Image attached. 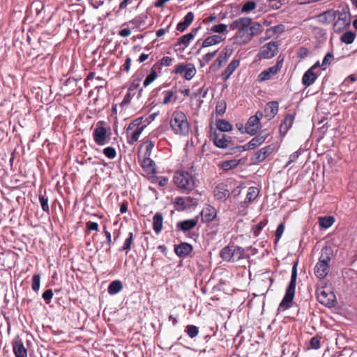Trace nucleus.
I'll use <instances>...</instances> for the list:
<instances>
[{"mask_svg": "<svg viewBox=\"0 0 357 357\" xmlns=\"http://www.w3.org/2000/svg\"><path fill=\"white\" fill-rule=\"evenodd\" d=\"M275 151V148L273 145H268L264 146L257 151H256L254 154V158L252 159L253 162L260 163L264 161L273 151Z\"/></svg>", "mask_w": 357, "mask_h": 357, "instance_id": "18", "label": "nucleus"}, {"mask_svg": "<svg viewBox=\"0 0 357 357\" xmlns=\"http://www.w3.org/2000/svg\"><path fill=\"white\" fill-rule=\"evenodd\" d=\"M240 66L239 59H233L227 66V68L222 72L221 77L222 80L227 81L229 79L233 73Z\"/></svg>", "mask_w": 357, "mask_h": 357, "instance_id": "24", "label": "nucleus"}, {"mask_svg": "<svg viewBox=\"0 0 357 357\" xmlns=\"http://www.w3.org/2000/svg\"><path fill=\"white\" fill-rule=\"evenodd\" d=\"M251 25V18L248 17H239L229 24L230 30H237L236 39L240 44L248 43L246 35H249V29Z\"/></svg>", "mask_w": 357, "mask_h": 357, "instance_id": "3", "label": "nucleus"}, {"mask_svg": "<svg viewBox=\"0 0 357 357\" xmlns=\"http://www.w3.org/2000/svg\"><path fill=\"white\" fill-rule=\"evenodd\" d=\"M211 139L215 146L219 149H227L231 142L230 137H227L226 135L216 130L211 134Z\"/></svg>", "mask_w": 357, "mask_h": 357, "instance_id": "12", "label": "nucleus"}, {"mask_svg": "<svg viewBox=\"0 0 357 357\" xmlns=\"http://www.w3.org/2000/svg\"><path fill=\"white\" fill-rule=\"evenodd\" d=\"M213 195L220 202H225L230 195L228 185L225 183H218L214 188Z\"/></svg>", "mask_w": 357, "mask_h": 357, "instance_id": "15", "label": "nucleus"}, {"mask_svg": "<svg viewBox=\"0 0 357 357\" xmlns=\"http://www.w3.org/2000/svg\"><path fill=\"white\" fill-rule=\"evenodd\" d=\"M147 19L146 14H141L136 16L135 18L128 22L129 24L134 25L135 28H139L142 25L145 24L146 20Z\"/></svg>", "mask_w": 357, "mask_h": 357, "instance_id": "41", "label": "nucleus"}, {"mask_svg": "<svg viewBox=\"0 0 357 357\" xmlns=\"http://www.w3.org/2000/svg\"><path fill=\"white\" fill-rule=\"evenodd\" d=\"M140 79H135L130 83L126 94L125 95L123 100L119 103L121 113L125 111L126 107L130 103L132 98L135 96L137 91H138V98L142 96L143 87H140Z\"/></svg>", "mask_w": 357, "mask_h": 357, "instance_id": "5", "label": "nucleus"}, {"mask_svg": "<svg viewBox=\"0 0 357 357\" xmlns=\"http://www.w3.org/2000/svg\"><path fill=\"white\" fill-rule=\"evenodd\" d=\"M174 181L180 189L192 190L195 187V181L192 176L187 171H177L174 174Z\"/></svg>", "mask_w": 357, "mask_h": 357, "instance_id": "7", "label": "nucleus"}, {"mask_svg": "<svg viewBox=\"0 0 357 357\" xmlns=\"http://www.w3.org/2000/svg\"><path fill=\"white\" fill-rule=\"evenodd\" d=\"M198 217L192 219L185 220L182 222H178L176 225L178 229L187 231L193 229L197 224Z\"/></svg>", "mask_w": 357, "mask_h": 357, "instance_id": "28", "label": "nucleus"}, {"mask_svg": "<svg viewBox=\"0 0 357 357\" xmlns=\"http://www.w3.org/2000/svg\"><path fill=\"white\" fill-rule=\"evenodd\" d=\"M320 340L321 337L319 336H314L311 338L310 341L309 349H318L320 348Z\"/></svg>", "mask_w": 357, "mask_h": 357, "instance_id": "58", "label": "nucleus"}, {"mask_svg": "<svg viewBox=\"0 0 357 357\" xmlns=\"http://www.w3.org/2000/svg\"><path fill=\"white\" fill-rule=\"evenodd\" d=\"M12 345L15 357H27V350L21 339L17 338L14 340Z\"/></svg>", "mask_w": 357, "mask_h": 357, "instance_id": "23", "label": "nucleus"}, {"mask_svg": "<svg viewBox=\"0 0 357 357\" xmlns=\"http://www.w3.org/2000/svg\"><path fill=\"white\" fill-rule=\"evenodd\" d=\"M192 251V246L188 243L174 245V252L179 257H185Z\"/></svg>", "mask_w": 357, "mask_h": 357, "instance_id": "26", "label": "nucleus"}, {"mask_svg": "<svg viewBox=\"0 0 357 357\" xmlns=\"http://www.w3.org/2000/svg\"><path fill=\"white\" fill-rule=\"evenodd\" d=\"M298 264V261L296 260L293 264L290 282L286 289L284 296L278 307V310L280 311L287 310L293 305L297 279Z\"/></svg>", "mask_w": 357, "mask_h": 357, "instance_id": "2", "label": "nucleus"}, {"mask_svg": "<svg viewBox=\"0 0 357 357\" xmlns=\"http://www.w3.org/2000/svg\"><path fill=\"white\" fill-rule=\"evenodd\" d=\"M334 56L333 53L328 52L324 57V59L321 63V68L323 70H325L328 66H329L333 61Z\"/></svg>", "mask_w": 357, "mask_h": 357, "instance_id": "56", "label": "nucleus"}, {"mask_svg": "<svg viewBox=\"0 0 357 357\" xmlns=\"http://www.w3.org/2000/svg\"><path fill=\"white\" fill-rule=\"evenodd\" d=\"M163 217L161 213H156L153 218V229L159 234L162 229Z\"/></svg>", "mask_w": 357, "mask_h": 357, "instance_id": "33", "label": "nucleus"}, {"mask_svg": "<svg viewBox=\"0 0 357 357\" xmlns=\"http://www.w3.org/2000/svg\"><path fill=\"white\" fill-rule=\"evenodd\" d=\"M142 118H137L132 121L127 128V142L129 144H135L139 139L140 135L144 130L145 126H142Z\"/></svg>", "mask_w": 357, "mask_h": 357, "instance_id": "8", "label": "nucleus"}, {"mask_svg": "<svg viewBox=\"0 0 357 357\" xmlns=\"http://www.w3.org/2000/svg\"><path fill=\"white\" fill-rule=\"evenodd\" d=\"M141 166H142V169L147 173H151V174L156 173L155 162L150 158V156H144V159L141 162Z\"/></svg>", "mask_w": 357, "mask_h": 357, "instance_id": "29", "label": "nucleus"}, {"mask_svg": "<svg viewBox=\"0 0 357 357\" xmlns=\"http://www.w3.org/2000/svg\"><path fill=\"white\" fill-rule=\"evenodd\" d=\"M267 135H257L253 137L248 143L243 145V146H237L232 149V150H238L239 152H242L243 151H248L254 149L256 147L262 144L266 140Z\"/></svg>", "mask_w": 357, "mask_h": 357, "instance_id": "13", "label": "nucleus"}, {"mask_svg": "<svg viewBox=\"0 0 357 357\" xmlns=\"http://www.w3.org/2000/svg\"><path fill=\"white\" fill-rule=\"evenodd\" d=\"M102 121H99L93 132V140L98 146H104L110 140L107 128L102 126Z\"/></svg>", "mask_w": 357, "mask_h": 357, "instance_id": "9", "label": "nucleus"}, {"mask_svg": "<svg viewBox=\"0 0 357 357\" xmlns=\"http://www.w3.org/2000/svg\"><path fill=\"white\" fill-rule=\"evenodd\" d=\"M257 4L255 1H247L241 8L242 13H250L256 8Z\"/></svg>", "mask_w": 357, "mask_h": 357, "instance_id": "55", "label": "nucleus"}, {"mask_svg": "<svg viewBox=\"0 0 357 357\" xmlns=\"http://www.w3.org/2000/svg\"><path fill=\"white\" fill-rule=\"evenodd\" d=\"M165 96L162 100L163 105H167L169 103L172 98L174 97V92L172 90L165 91L164 92Z\"/></svg>", "mask_w": 357, "mask_h": 357, "instance_id": "60", "label": "nucleus"}, {"mask_svg": "<svg viewBox=\"0 0 357 357\" xmlns=\"http://www.w3.org/2000/svg\"><path fill=\"white\" fill-rule=\"evenodd\" d=\"M42 297L44 299V301H45V303L47 304H49L50 301L52 300V298L53 297V291H52V290L51 289L45 290L43 292V294L42 295Z\"/></svg>", "mask_w": 357, "mask_h": 357, "instance_id": "63", "label": "nucleus"}, {"mask_svg": "<svg viewBox=\"0 0 357 357\" xmlns=\"http://www.w3.org/2000/svg\"><path fill=\"white\" fill-rule=\"evenodd\" d=\"M38 199L40 204L41 205V208L43 211L49 213H50V207L48 204V197L45 195H43L40 192L38 195Z\"/></svg>", "mask_w": 357, "mask_h": 357, "instance_id": "44", "label": "nucleus"}, {"mask_svg": "<svg viewBox=\"0 0 357 357\" xmlns=\"http://www.w3.org/2000/svg\"><path fill=\"white\" fill-rule=\"evenodd\" d=\"M185 200V204L187 206V208L190 207H195L198 204V199L191 197H184Z\"/></svg>", "mask_w": 357, "mask_h": 357, "instance_id": "61", "label": "nucleus"}, {"mask_svg": "<svg viewBox=\"0 0 357 357\" xmlns=\"http://www.w3.org/2000/svg\"><path fill=\"white\" fill-rule=\"evenodd\" d=\"M40 285V274H34L32 277L31 288L34 291H38Z\"/></svg>", "mask_w": 357, "mask_h": 357, "instance_id": "50", "label": "nucleus"}, {"mask_svg": "<svg viewBox=\"0 0 357 357\" xmlns=\"http://www.w3.org/2000/svg\"><path fill=\"white\" fill-rule=\"evenodd\" d=\"M102 153L109 159H114L116 156V151L112 146H107L102 150Z\"/></svg>", "mask_w": 357, "mask_h": 357, "instance_id": "51", "label": "nucleus"}, {"mask_svg": "<svg viewBox=\"0 0 357 357\" xmlns=\"http://www.w3.org/2000/svg\"><path fill=\"white\" fill-rule=\"evenodd\" d=\"M231 50L228 48H225L218 55L215 61L210 66V69L212 71L218 70L223 65H225L229 58L231 55Z\"/></svg>", "mask_w": 357, "mask_h": 357, "instance_id": "14", "label": "nucleus"}, {"mask_svg": "<svg viewBox=\"0 0 357 357\" xmlns=\"http://www.w3.org/2000/svg\"><path fill=\"white\" fill-rule=\"evenodd\" d=\"M199 328L195 325H188L185 332L190 338L195 337L199 333Z\"/></svg>", "mask_w": 357, "mask_h": 357, "instance_id": "48", "label": "nucleus"}, {"mask_svg": "<svg viewBox=\"0 0 357 357\" xmlns=\"http://www.w3.org/2000/svg\"><path fill=\"white\" fill-rule=\"evenodd\" d=\"M188 67V63H179L176 66H175L174 69L172 70V73L176 75H184L187 68Z\"/></svg>", "mask_w": 357, "mask_h": 357, "instance_id": "49", "label": "nucleus"}, {"mask_svg": "<svg viewBox=\"0 0 357 357\" xmlns=\"http://www.w3.org/2000/svg\"><path fill=\"white\" fill-rule=\"evenodd\" d=\"M227 109L226 102L223 100L218 101L215 106V112L219 115H222L225 113Z\"/></svg>", "mask_w": 357, "mask_h": 357, "instance_id": "52", "label": "nucleus"}, {"mask_svg": "<svg viewBox=\"0 0 357 357\" xmlns=\"http://www.w3.org/2000/svg\"><path fill=\"white\" fill-rule=\"evenodd\" d=\"M217 51L208 52L203 56L202 59L199 60L200 66L202 67L206 66L209 61H211L216 55Z\"/></svg>", "mask_w": 357, "mask_h": 357, "instance_id": "47", "label": "nucleus"}, {"mask_svg": "<svg viewBox=\"0 0 357 357\" xmlns=\"http://www.w3.org/2000/svg\"><path fill=\"white\" fill-rule=\"evenodd\" d=\"M337 20L333 25V29L335 32H339L350 25L351 17L350 15L344 11H337Z\"/></svg>", "mask_w": 357, "mask_h": 357, "instance_id": "11", "label": "nucleus"}, {"mask_svg": "<svg viewBox=\"0 0 357 357\" xmlns=\"http://www.w3.org/2000/svg\"><path fill=\"white\" fill-rule=\"evenodd\" d=\"M224 39H225L224 38H222V36H220L219 35H213V36H208L206 39H204L203 40L201 39L198 40L197 41V45L201 43V47L198 50L197 53H199L200 52L202 48L208 47H210L212 45L219 44L222 41H223Z\"/></svg>", "mask_w": 357, "mask_h": 357, "instance_id": "20", "label": "nucleus"}, {"mask_svg": "<svg viewBox=\"0 0 357 357\" xmlns=\"http://www.w3.org/2000/svg\"><path fill=\"white\" fill-rule=\"evenodd\" d=\"M319 75L320 73L312 71L309 68L303 75L302 84L305 87H308L314 83Z\"/></svg>", "mask_w": 357, "mask_h": 357, "instance_id": "25", "label": "nucleus"}, {"mask_svg": "<svg viewBox=\"0 0 357 357\" xmlns=\"http://www.w3.org/2000/svg\"><path fill=\"white\" fill-rule=\"evenodd\" d=\"M227 24H219L213 25L210 28L209 30H210V31L213 32V33H222L227 31Z\"/></svg>", "mask_w": 357, "mask_h": 357, "instance_id": "54", "label": "nucleus"}, {"mask_svg": "<svg viewBox=\"0 0 357 357\" xmlns=\"http://www.w3.org/2000/svg\"><path fill=\"white\" fill-rule=\"evenodd\" d=\"M301 151L300 150H298L294 152L292 154H291L289 156V160L288 161L285 167H288L290 164L296 162L298 157L301 155Z\"/></svg>", "mask_w": 357, "mask_h": 357, "instance_id": "64", "label": "nucleus"}, {"mask_svg": "<svg viewBox=\"0 0 357 357\" xmlns=\"http://www.w3.org/2000/svg\"><path fill=\"white\" fill-rule=\"evenodd\" d=\"M294 120V116L287 114L280 126V132L282 135H285L291 127Z\"/></svg>", "mask_w": 357, "mask_h": 357, "instance_id": "27", "label": "nucleus"}, {"mask_svg": "<svg viewBox=\"0 0 357 357\" xmlns=\"http://www.w3.org/2000/svg\"><path fill=\"white\" fill-rule=\"evenodd\" d=\"M317 300L321 304L331 307L335 302V296L332 292H326L324 289H321L317 291Z\"/></svg>", "mask_w": 357, "mask_h": 357, "instance_id": "16", "label": "nucleus"}, {"mask_svg": "<svg viewBox=\"0 0 357 357\" xmlns=\"http://www.w3.org/2000/svg\"><path fill=\"white\" fill-rule=\"evenodd\" d=\"M133 233L130 232L128 234V237L125 239L123 247L120 249L121 251H126L128 252L129 250H130L132 248V245L133 244Z\"/></svg>", "mask_w": 357, "mask_h": 357, "instance_id": "43", "label": "nucleus"}, {"mask_svg": "<svg viewBox=\"0 0 357 357\" xmlns=\"http://www.w3.org/2000/svg\"><path fill=\"white\" fill-rule=\"evenodd\" d=\"M278 102L277 101H271L268 103V108L266 109V112L270 109V116L273 118L278 112Z\"/></svg>", "mask_w": 357, "mask_h": 357, "instance_id": "46", "label": "nucleus"}, {"mask_svg": "<svg viewBox=\"0 0 357 357\" xmlns=\"http://www.w3.org/2000/svg\"><path fill=\"white\" fill-rule=\"evenodd\" d=\"M280 68L281 67L279 66V63H277L276 65L263 70L258 75V80L259 82H264L271 79L278 73V71L280 70Z\"/></svg>", "mask_w": 357, "mask_h": 357, "instance_id": "22", "label": "nucleus"}, {"mask_svg": "<svg viewBox=\"0 0 357 357\" xmlns=\"http://www.w3.org/2000/svg\"><path fill=\"white\" fill-rule=\"evenodd\" d=\"M161 73H159L157 69H155L154 66L151 68L150 73L146 77L143 82V86L146 87L150 85Z\"/></svg>", "mask_w": 357, "mask_h": 357, "instance_id": "34", "label": "nucleus"}, {"mask_svg": "<svg viewBox=\"0 0 357 357\" xmlns=\"http://www.w3.org/2000/svg\"><path fill=\"white\" fill-rule=\"evenodd\" d=\"M200 27L198 28H193L191 29L190 32L182 36L178 39V41L175 46H181L183 45V47L182 48H180V50H184L185 47H187L190 41L195 38V36L197 35L199 29Z\"/></svg>", "mask_w": 357, "mask_h": 357, "instance_id": "19", "label": "nucleus"}, {"mask_svg": "<svg viewBox=\"0 0 357 357\" xmlns=\"http://www.w3.org/2000/svg\"><path fill=\"white\" fill-rule=\"evenodd\" d=\"M220 255L224 261L234 262L244 257V249L239 246L229 244L222 249Z\"/></svg>", "mask_w": 357, "mask_h": 357, "instance_id": "6", "label": "nucleus"}, {"mask_svg": "<svg viewBox=\"0 0 357 357\" xmlns=\"http://www.w3.org/2000/svg\"><path fill=\"white\" fill-rule=\"evenodd\" d=\"M278 51V45L275 42H269L261 47L258 56L260 59H267L273 57Z\"/></svg>", "mask_w": 357, "mask_h": 357, "instance_id": "17", "label": "nucleus"}, {"mask_svg": "<svg viewBox=\"0 0 357 357\" xmlns=\"http://www.w3.org/2000/svg\"><path fill=\"white\" fill-rule=\"evenodd\" d=\"M332 254L333 252L331 248L325 247L321 250L319 261L314 268V273L317 278L323 279L328 275L330 268L329 262L331 259Z\"/></svg>", "mask_w": 357, "mask_h": 357, "instance_id": "4", "label": "nucleus"}, {"mask_svg": "<svg viewBox=\"0 0 357 357\" xmlns=\"http://www.w3.org/2000/svg\"><path fill=\"white\" fill-rule=\"evenodd\" d=\"M335 219L333 216H324L319 218V226L324 229H328L333 224Z\"/></svg>", "mask_w": 357, "mask_h": 357, "instance_id": "40", "label": "nucleus"}, {"mask_svg": "<svg viewBox=\"0 0 357 357\" xmlns=\"http://www.w3.org/2000/svg\"><path fill=\"white\" fill-rule=\"evenodd\" d=\"M145 152L144 156H151V151L154 147V142L151 140H147L144 142Z\"/></svg>", "mask_w": 357, "mask_h": 357, "instance_id": "59", "label": "nucleus"}, {"mask_svg": "<svg viewBox=\"0 0 357 357\" xmlns=\"http://www.w3.org/2000/svg\"><path fill=\"white\" fill-rule=\"evenodd\" d=\"M337 13L333 9L328 10L319 15V20L325 24H330L335 20Z\"/></svg>", "mask_w": 357, "mask_h": 357, "instance_id": "31", "label": "nucleus"}, {"mask_svg": "<svg viewBox=\"0 0 357 357\" xmlns=\"http://www.w3.org/2000/svg\"><path fill=\"white\" fill-rule=\"evenodd\" d=\"M263 116L261 112H257L255 115L250 116L245 123V132L251 136L257 134L260 129V119Z\"/></svg>", "mask_w": 357, "mask_h": 357, "instance_id": "10", "label": "nucleus"}, {"mask_svg": "<svg viewBox=\"0 0 357 357\" xmlns=\"http://www.w3.org/2000/svg\"><path fill=\"white\" fill-rule=\"evenodd\" d=\"M169 125L176 135L186 136L189 133L190 123L187 116L180 110L176 109L173 112L169 119Z\"/></svg>", "mask_w": 357, "mask_h": 357, "instance_id": "1", "label": "nucleus"}, {"mask_svg": "<svg viewBox=\"0 0 357 357\" xmlns=\"http://www.w3.org/2000/svg\"><path fill=\"white\" fill-rule=\"evenodd\" d=\"M123 289V284L121 281L116 280L112 281L107 288L108 294L110 295H114L120 292Z\"/></svg>", "mask_w": 357, "mask_h": 357, "instance_id": "35", "label": "nucleus"}, {"mask_svg": "<svg viewBox=\"0 0 357 357\" xmlns=\"http://www.w3.org/2000/svg\"><path fill=\"white\" fill-rule=\"evenodd\" d=\"M176 208L178 211H183L187 208L185 200L184 197H178L175 199L174 202Z\"/></svg>", "mask_w": 357, "mask_h": 357, "instance_id": "53", "label": "nucleus"}, {"mask_svg": "<svg viewBox=\"0 0 357 357\" xmlns=\"http://www.w3.org/2000/svg\"><path fill=\"white\" fill-rule=\"evenodd\" d=\"M259 194V190L257 187H250L245 199V202H251L255 200Z\"/></svg>", "mask_w": 357, "mask_h": 357, "instance_id": "39", "label": "nucleus"}, {"mask_svg": "<svg viewBox=\"0 0 357 357\" xmlns=\"http://www.w3.org/2000/svg\"><path fill=\"white\" fill-rule=\"evenodd\" d=\"M217 128L218 130V132H229L232 130V125L227 121L225 119H219L216 123Z\"/></svg>", "mask_w": 357, "mask_h": 357, "instance_id": "37", "label": "nucleus"}, {"mask_svg": "<svg viewBox=\"0 0 357 357\" xmlns=\"http://www.w3.org/2000/svg\"><path fill=\"white\" fill-rule=\"evenodd\" d=\"M173 60L174 59L172 57L165 56L153 66H154L155 69L158 70L159 73H161L162 67L171 66Z\"/></svg>", "mask_w": 357, "mask_h": 357, "instance_id": "36", "label": "nucleus"}, {"mask_svg": "<svg viewBox=\"0 0 357 357\" xmlns=\"http://www.w3.org/2000/svg\"><path fill=\"white\" fill-rule=\"evenodd\" d=\"M284 222H281L277 227V229L275 231V243H277L278 242V241L280 240V238H281L283 232H284Z\"/></svg>", "mask_w": 357, "mask_h": 357, "instance_id": "62", "label": "nucleus"}, {"mask_svg": "<svg viewBox=\"0 0 357 357\" xmlns=\"http://www.w3.org/2000/svg\"><path fill=\"white\" fill-rule=\"evenodd\" d=\"M266 222L264 221H260L258 224L255 225L252 227V231L255 236H258L261 232V231L266 226Z\"/></svg>", "mask_w": 357, "mask_h": 357, "instance_id": "57", "label": "nucleus"}, {"mask_svg": "<svg viewBox=\"0 0 357 357\" xmlns=\"http://www.w3.org/2000/svg\"><path fill=\"white\" fill-rule=\"evenodd\" d=\"M196 72L197 70L194 64L188 63V67L183 75V77L187 80H190L195 75Z\"/></svg>", "mask_w": 357, "mask_h": 357, "instance_id": "45", "label": "nucleus"}, {"mask_svg": "<svg viewBox=\"0 0 357 357\" xmlns=\"http://www.w3.org/2000/svg\"><path fill=\"white\" fill-rule=\"evenodd\" d=\"M194 20V13L188 12L183 18V20L178 23L176 30L181 32L184 31L192 22Z\"/></svg>", "mask_w": 357, "mask_h": 357, "instance_id": "30", "label": "nucleus"}, {"mask_svg": "<svg viewBox=\"0 0 357 357\" xmlns=\"http://www.w3.org/2000/svg\"><path fill=\"white\" fill-rule=\"evenodd\" d=\"M356 38V34L350 31L344 32L340 37V40L347 45L351 44Z\"/></svg>", "mask_w": 357, "mask_h": 357, "instance_id": "42", "label": "nucleus"}, {"mask_svg": "<svg viewBox=\"0 0 357 357\" xmlns=\"http://www.w3.org/2000/svg\"><path fill=\"white\" fill-rule=\"evenodd\" d=\"M263 31V27L259 22H253L251 20V25L249 29V35H246L248 40V43L252 40L255 36L259 35Z\"/></svg>", "mask_w": 357, "mask_h": 357, "instance_id": "32", "label": "nucleus"}, {"mask_svg": "<svg viewBox=\"0 0 357 357\" xmlns=\"http://www.w3.org/2000/svg\"><path fill=\"white\" fill-rule=\"evenodd\" d=\"M239 165V160L233 159L222 161L218 166L224 171H229L236 167Z\"/></svg>", "mask_w": 357, "mask_h": 357, "instance_id": "38", "label": "nucleus"}, {"mask_svg": "<svg viewBox=\"0 0 357 357\" xmlns=\"http://www.w3.org/2000/svg\"><path fill=\"white\" fill-rule=\"evenodd\" d=\"M200 215L202 222L208 223L216 218L217 211L213 206L206 205L201 211Z\"/></svg>", "mask_w": 357, "mask_h": 357, "instance_id": "21", "label": "nucleus"}]
</instances>
